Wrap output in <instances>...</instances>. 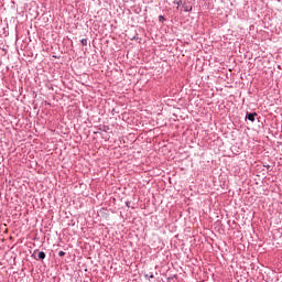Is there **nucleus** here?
Instances as JSON below:
<instances>
[{
  "label": "nucleus",
  "mask_w": 282,
  "mask_h": 282,
  "mask_svg": "<svg viewBox=\"0 0 282 282\" xmlns=\"http://www.w3.org/2000/svg\"><path fill=\"white\" fill-rule=\"evenodd\" d=\"M248 120H250L251 122H254V118H257V112H253V113H249L247 116Z\"/></svg>",
  "instance_id": "f257e3e1"
},
{
  "label": "nucleus",
  "mask_w": 282,
  "mask_h": 282,
  "mask_svg": "<svg viewBox=\"0 0 282 282\" xmlns=\"http://www.w3.org/2000/svg\"><path fill=\"white\" fill-rule=\"evenodd\" d=\"M37 257H39V259H45V252L40 251Z\"/></svg>",
  "instance_id": "f03ea898"
},
{
  "label": "nucleus",
  "mask_w": 282,
  "mask_h": 282,
  "mask_svg": "<svg viewBox=\"0 0 282 282\" xmlns=\"http://www.w3.org/2000/svg\"><path fill=\"white\" fill-rule=\"evenodd\" d=\"M159 21H160L161 23H164V21H165L164 15H159Z\"/></svg>",
  "instance_id": "7ed1b4c3"
},
{
  "label": "nucleus",
  "mask_w": 282,
  "mask_h": 282,
  "mask_svg": "<svg viewBox=\"0 0 282 282\" xmlns=\"http://www.w3.org/2000/svg\"><path fill=\"white\" fill-rule=\"evenodd\" d=\"M191 10H193V7H191V8L185 7V12H191Z\"/></svg>",
  "instance_id": "20e7f679"
},
{
  "label": "nucleus",
  "mask_w": 282,
  "mask_h": 282,
  "mask_svg": "<svg viewBox=\"0 0 282 282\" xmlns=\"http://www.w3.org/2000/svg\"><path fill=\"white\" fill-rule=\"evenodd\" d=\"M82 45H87V39L82 40Z\"/></svg>",
  "instance_id": "39448f33"
},
{
  "label": "nucleus",
  "mask_w": 282,
  "mask_h": 282,
  "mask_svg": "<svg viewBox=\"0 0 282 282\" xmlns=\"http://www.w3.org/2000/svg\"><path fill=\"white\" fill-rule=\"evenodd\" d=\"M58 257H65V251H59Z\"/></svg>",
  "instance_id": "423d86ee"
},
{
  "label": "nucleus",
  "mask_w": 282,
  "mask_h": 282,
  "mask_svg": "<svg viewBox=\"0 0 282 282\" xmlns=\"http://www.w3.org/2000/svg\"><path fill=\"white\" fill-rule=\"evenodd\" d=\"M174 3H176V6H181L182 4V0H180L177 2L174 1Z\"/></svg>",
  "instance_id": "0eeeda50"
},
{
  "label": "nucleus",
  "mask_w": 282,
  "mask_h": 282,
  "mask_svg": "<svg viewBox=\"0 0 282 282\" xmlns=\"http://www.w3.org/2000/svg\"><path fill=\"white\" fill-rule=\"evenodd\" d=\"M145 276H149V279H153V274H151V275L147 274Z\"/></svg>",
  "instance_id": "6e6552de"
}]
</instances>
